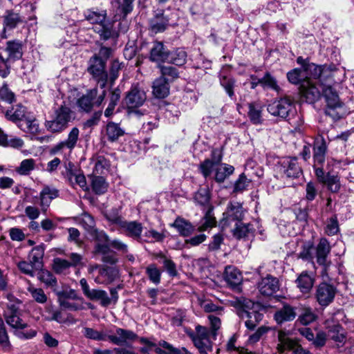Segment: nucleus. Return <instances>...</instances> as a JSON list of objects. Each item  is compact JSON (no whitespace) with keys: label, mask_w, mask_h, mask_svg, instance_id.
I'll return each instance as SVG.
<instances>
[{"label":"nucleus","mask_w":354,"mask_h":354,"mask_svg":"<svg viewBox=\"0 0 354 354\" xmlns=\"http://www.w3.org/2000/svg\"><path fill=\"white\" fill-rule=\"evenodd\" d=\"M84 17L86 21L93 24V31L99 35L100 41H115L118 34L113 24L106 19L107 12L104 9L91 8L84 11Z\"/></svg>","instance_id":"1"},{"label":"nucleus","mask_w":354,"mask_h":354,"mask_svg":"<svg viewBox=\"0 0 354 354\" xmlns=\"http://www.w3.org/2000/svg\"><path fill=\"white\" fill-rule=\"evenodd\" d=\"M5 117L15 123L24 132L35 134L39 131L37 121L27 112L26 107L21 104L12 106L10 109L6 110Z\"/></svg>","instance_id":"2"},{"label":"nucleus","mask_w":354,"mask_h":354,"mask_svg":"<svg viewBox=\"0 0 354 354\" xmlns=\"http://www.w3.org/2000/svg\"><path fill=\"white\" fill-rule=\"evenodd\" d=\"M194 201L196 205L207 207L205 216L201 221L198 227V231L203 232L211 228L216 224L215 218L212 214V207L210 205L211 194L207 187H200L194 195Z\"/></svg>","instance_id":"3"},{"label":"nucleus","mask_w":354,"mask_h":354,"mask_svg":"<svg viewBox=\"0 0 354 354\" xmlns=\"http://www.w3.org/2000/svg\"><path fill=\"white\" fill-rule=\"evenodd\" d=\"M72 120V110L66 104H62L55 109L51 119L46 120L44 126L50 133H60L68 128L69 122Z\"/></svg>","instance_id":"4"},{"label":"nucleus","mask_w":354,"mask_h":354,"mask_svg":"<svg viewBox=\"0 0 354 354\" xmlns=\"http://www.w3.org/2000/svg\"><path fill=\"white\" fill-rule=\"evenodd\" d=\"M146 100L147 95L145 91L138 86H132L124 98L128 115L140 118L146 115L147 113L146 109H139L144 104Z\"/></svg>","instance_id":"5"},{"label":"nucleus","mask_w":354,"mask_h":354,"mask_svg":"<svg viewBox=\"0 0 354 354\" xmlns=\"http://www.w3.org/2000/svg\"><path fill=\"white\" fill-rule=\"evenodd\" d=\"M187 334L200 354H208V352L212 351V342L210 340L211 333L207 327L196 325L195 330L189 332Z\"/></svg>","instance_id":"6"},{"label":"nucleus","mask_w":354,"mask_h":354,"mask_svg":"<svg viewBox=\"0 0 354 354\" xmlns=\"http://www.w3.org/2000/svg\"><path fill=\"white\" fill-rule=\"evenodd\" d=\"M21 315L4 316L6 323L14 329V334L21 339H32L37 335V331L28 327Z\"/></svg>","instance_id":"7"},{"label":"nucleus","mask_w":354,"mask_h":354,"mask_svg":"<svg viewBox=\"0 0 354 354\" xmlns=\"http://www.w3.org/2000/svg\"><path fill=\"white\" fill-rule=\"evenodd\" d=\"M97 88L88 90L86 93L77 101L79 109L86 113L91 111L94 106H100L106 97V91H103L100 95H97Z\"/></svg>","instance_id":"8"},{"label":"nucleus","mask_w":354,"mask_h":354,"mask_svg":"<svg viewBox=\"0 0 354 354\" xmlns=\"http://www.w3.org/2000/svg\"><path fill=\"white\" fill-rule=\"evenodd\" d=\"M244 216L245 210L241 203L236 201L230 202L220 221V225L222 228H225L232 223L236 224L242 221Z\"/></svg>","instance_id":"9"},{"label":"nucleus","mask_w":354,"mask_h":354,"mask_svg":"<svg viewBox=\"0 0 354 354\" xmlns=\"http://www.w3.org/2000/svg\"><path fill=\"white\" fill-rule=\"evenodd\" d=\"M293 102L288 97H281L269 104L268 111L273 116L286 120L295 112Z\"/></svg>","instance_id":"10"},{"label":"nucleus","mask_w":354,"mask_h":354,"mask_svg":"<svg viewBox=\"0 0 354 354\" xmlns=\"http://www.w3.org/2000/svg\"><path fill=\"white\" fill-rule=\"evenodd\" d=\"M279 172L283 177L299 178L303 174L301 166L296 157H286L279 162Z\"/></svg>","instance_id":"11"},{"label":"nucleus","mask_w":354,"mask_h":354,"mask_svg":"<svg viewBox=\"0 0 354 354\" xmlns=\"http://www.w3.org/2000/svg\"><path fill=\"white\" fill-rule=\"evenodd\" d=\"M278 341L277 349L279 354L283 353L286 350H293L295 354H312L301 346L297 345L296 341L289 337V333L285 330H279Z\"/></svg>","instance_id":"12"},{"label":"nucleus","mask_w":354,"mask_h":354,"mask_svg":"<svg viewBox=\"0 0 354 354\" xmlns=\"http://www.w3.org/2000/svg\"><path fill=\"white\" fill-rule=\"evenodd\" d=\"M140 342L144 344V346L140 348V351L143 354H147L153 348L157 354H171L174 351H180V348L174 347L165 340H161L156 344L146 337H140Z\"/></svg>","instance_id":"13"},{"label":"nucleus","mask_w":354,"mask_h":354,"mask_svg":"<svg viewBox=\"0 0 354 354\" xmlns=\"http://www.w3.org/2000/svg\"><path fill=\"white\" fill-rule=\"evenodd\" d=\"M106 62L101 60L97 55H93L88 61V72L99 82L102 81L101 87L106 85L107 80V73L106 71Z\"/></svg>","instance_id":"14"},{"label":"nucleus","mask_w":354,"mask_h":354,"mask_svg":"<svg viewBox=\"0 0 354 354\" xmlns=\"http://www.w3.org/2000/svg\"><path fill=\"white\" fill-rule=\"evenodd\" d=\"M107 335L108 340L117 346H128L138 338L137 334L133 331L122 328H116L114 334Z\"/></svg>","instance_id":"15"},{"label":"nucleus","mask_w":354,"mask_h":354,"mask_svg":"<svg viewBox=\"0 0 354 354\" xmlns=\"http://www.w3.org/2000/svg\"><path fill=\"white\" fill-rule=\"evenodd\" d=\"M336 294V288L327 283H320L316 290L315 297L322 307H326L331 304Z\"/></svg>","instance_id":"16"},{"label":"nucleus","mask_w":354,"mask_h":354,"mask_svg":"<svg viewBox=\"0 0 354 354\" xmlns=\"http://www.w3.org/2000/svg\"><path fill=\"white\" fill-rule=\"evenodd\" d=\"M279 279L270 274L261 278L257 284V288L261 295L266 297L273 295L279 290Z\"/></svg>","instance_id":"17"},{"label":"nucleus","mask_w":354,"mask_h":354,"mask_svg":"<svg viewBox=\"0 0 354 354\" xmlns=\"http://www.w3.org/2000/svg\"><path fill=\"white\" fill-rule=\"evenodd\" d=\"M223 155L221 152L216 149L212 151V159H205L200 163L198 169L205 178H207L213 172L214 166L223 164Z\"/></svg>","instance_id":"18"},{"label":"nucleus","mask_w":354,"mask_h":354,"mask_svg":"<svg viewBox=\"0 0 354 354\" xmlns=\"http://www.w3.org/2000/svg\"><path fill=\"white\" fill-rule=\"evenodd\" d=\"M330 252V246L326 238H322L316 247L317 262L323 266L322 276L326 274L327 268L330 263L327 261L328 255Z\"/></svg>","instance_id":"19"},{"label":"nucleus","mask_w":354,"mask_h":354,"mask_svg":"<svg viewBox=\"0 0 354 354\" xmlns=\"http://www.w3.org/2000/svg\"><path fill=\"white\" fill-rule=\"evenodd\" d=\"M3 32L12 30L25 21V17L14 10H6L2 16Z\"/></svg>","instance_id":"20"},{"label":"nucleus","mask_w":354,"mask_h":354,"mask_svg":"<svg viewBox=\"0 0 354 354\" xmlns=\"http://www.w3.org/2000/svg\"><path fill=\"white\" fill-rule=\"evenodd\" d=\"M80 130L77 127H73L68 134L67 138L55 145L51 149L53 153H57L60 151L66 149L72 151L76 147L79 140Z\"/></svg>","instance_id":"21"},{"label":"nucleus","mask_w":354,"mask_h":354,"mask_svg":"<svg viewBox=\"0 0 354 354\" xmlns=\"http://www.w3.org/2000/svg\"><path fill=\"white\" fill-rule=\"evenodd\" d=\"M169 21V18L164 14V10H156L149 21L150 30L154 33L163 32L167 28Z\"/></svg>","instance_id":"22"},{"label":"nucleus","mask_w":354,"mask_h":354,"mask_svg":"<svg viewBox=\"0 0 354 354\" xmlns=\"http://www.w3.org/2000/svg\"><path fill=\"white\" fill-rule=\"evenodd\" d=\"M297 316V308L290 304H285L274 314V319L278 324H282L287 322H291Z\"/></svg>","instance_id":"23"},{"label":"nucleus","mask_w":354,"mask_h":354,"mask_svg":"<svg viewBox=\"0 0 354 354\" xmlns=\"http://www.w3.org/2000/svg\"><path fill=\"white\" fill-rule=\"evenodd\" d=\"M168 53L169 50L165 48L162 42L155 41L150 49L149 58L153 62L164 63L168 59Z\"/></svg>","instance_id":"24"},{"label":"nucleus","mask_w":354,"mask_h":354,"mask_svg":"<svg viewBox=\"0 0 354 354\" xmlns=\"http://www.w3.org/2000/svg\"><path fill=\"white\" fill-rule=\"evenodd\" d=\"M232 230L233 236L237 239L249 240L254 237L255 228L252 223H243L242 221L234 224Z\"/></svg>","instance_id":"25"},{"label":"nucleus","mask_w":354,"mask_h":354,"mask_svg":"<svg viewBox=\"0 0 354 354\" xmlns=\"http://www.w3.org/2000/svg\"><path fill=\"white\" fill-rule=\"evenodd\" d=\"M339 72V68L333 64H324L322 70V74L319 82L324 86L330 85L332 83H337L341 81L339 79H335V75Z\"/></svg>","instance_id":"26"},{"label":"nucleus","mask_w":354,"mask_h":354,"mask_svg":"<svg viewBox=\"0 0 354 354\" xmlns=\"http://www.w3.org/2000/svg\"><path fill=\"white\" fill-rule=\"evenodd\" d=\"M135 0H115V20L125 19L133 10Z\"/></svg>","instance_id":"27"},{"label":"nucleus","mask_w":354,"mask_h":354,"mask_svg":"<svg viewBox=\"0 0 354 354\" xmlns=\"http://www.w3.org/2000/svg\"><path fill=\"white\" fill-rule=\"evenodd\" d=\"M326 141L323 137L317 138L314 142L313 159L317 165H324L327 151Z\"/></svg>","instance_id":"28"},{"label":"nucleus","mask_w":354,"mask_h":354,"mask_svg":"<svg viewBox=\"0 0 354 354\" xmlns=\"http://www.w3.org/2000/svg\"><path fill=\"white\" fill-rule=\"evenodd\" d=\"M23 47L24 44L21 41L11 40L7 41L5 48L8 54L7 58L12 62L21 59L23 56Z\"/></svg>","instance_id":"29"},{"label":"nucleus","mask_w":354,"mask_h":354,"mask_svg":"<svg viewBox=\"0 0 354 354\" xmlns=\"http://www.w3.org/2000/svg\"><path fill=\"white\" fill-rule=\"evenodd\" d=\"M59 196V190L55 187L45 186L39 193L40 206L45 212L48 208L52 200Z\"/></svg>","instance_id":"30"},{"label":"nucleus","mask_w":354,"mask_h":354,"mask_svg":"<svg viewBox=\"0 0 354 354\" xmlns=\"http://www.w3.org/2000/svg\"><path fill=\"white\" fill-rule=\"evenodd\" d=\"M300 92L310 103L318 100L320 97L319 90L315 86L314 83L309 80L302 83Z\"/></svg>","instance_id":"31"},{"label":"nucleus","mask_w":354,"mask_h":354,"mask_svg":"<svg viewBox=\"0 0 354 354\" xmlns=\"http://www.w3.org/2000/svg\"><path fill=\"white\" fill-rule=\"evenodd\" d=\"M225 281L232 288H238L242 282V274L240 271L234 266H227L224 274Z\"/></svg>","instance_id":"32"},{"label":"nucleus","mask_w":354,"mask_h":354,"mask_svg":"<svg viewBox=\"0 0 354 354\" xmlns=\"http://www.w3.org/2000/svg\"><path fill=\"white\" fill-rule=\"evenodd\" d=\"M122 228L126 235L136 241L141 239V234L142 232V225L138 221H127L122 223L120 226Z\"/></svg>","instance_id":"33"},{"label":"nucleus","mask_w":354,"mask_h":354,"mask_svg":"<svg viewBox=\"0 0 354 354\" xmlns=\"http://www.w3.org/2000/svg\"><path fill=\"white\" fill-rule=\"evenodd\" d=\"M169 93V84L168 80L164 77H159L153 83V94L156 98L162 99Z\"/></svg>","instance_id":"34"},{"label":"nucleus","mask_w":354,"mask_h":354,"mask_svg":"<svg viewBox=\"0 0 354 354\" xmlns=\"http://www.w3.org/2000/svg\"><path fill=\"white\" fill-rule=\"evenodd\" d=\"M213 171H214V180L216 183H221L234 173V167L232 165L223 163L214 166Z\"/></svg>","instance_id":"35"},{"label":"nucleus","mask_w":354,"mask_h":354,"mask_svg":"<svg viewBox=\"0 0 354 354\" xmlns=\"http://www.w3.org/2000/svg\"><path fill=\"white\" fill-rule=\"evenodd\" d=\"M322 93L325 98L326 106H330V107H342L343 104L339 100L337 91L331 85H327L323 87Z\"/></svg>","instance_id":"36"},{"label":"nucleus","mask_w":354,"mask_h":354,"mask_svg":"<svg viewBox=\"0 0 354 354\" xmlns=\"http://www.w3.org/2000/svg\"><path fill=\"white\" fill-rule=\"evenodd\" d=\"M44 250L43 245H37L31 250L28 254V260L35 266L36 270H41L43 267Z\"/></svg>","instance_id":"37"},{"label":"nucleus","mask_w":354,"mask_h":354,"mask_svg":"<svg viewBox=\"0 0 354 354\" xmlns=\"http://www.w3.org/2000/svg\"><path fill=\"white\" fill-rule=\"evenodd\" d=\"M169 57L166 62L174 64L178 66H181L186 63L187 61V52L184 48H178L172 51L169 50Z\"/></svg>","instance_id":"38"},{"label":"nucleus","mask_w":354,"mask_h":354,"mask_svg":"<svg viewBox=\"0 0 354 354\" xmlns=\"http://www.w3.org/2000/svg\"><path fill=\"white\" fill-rule=\"evenodd\" d=\"M124 134V131L122 129L119 124L113 122H109L106 127V136L107 140L110 142H115L119 139L120 137Z\"/></svg>","instance_id":"39"},{"label":"nucleus","mask_w":354,"mask_h":354,"mask_svg":"<svg viewBox=\"0 0 354 354\" xmlns=\"http://www.w3.org/2000/svg\"><path fill=\"white\" fill-rule=\"evenodd\" d=\"M219 81L221 86L225 89L227 95L232 99L235 98L234 88L235 86L236 80L230 75L221 73L219 75Z\"/></svg>","instance_id":"40"},{"label":"nucleus","mask_w":354,"mask_h":354,"mask_svg":"<svg viewBox=\"0 0 354 354\" xmlns=\"http://www.w3.org/2000/svg\"><path fill=\"white\" fill-rule=\"evenodd\" d=\"M263 107L260 104L252 102L248 104V117L254 124H260L263 122L262 119Z\"/></svg>","instance_id":"41"},{"label":"nucleus","mask_w":354,"mask_h":354,"mask_svg":"<svg viewBox=\"0 0 354 354\" xmlns=\"http://www.w3.org/2000/svg\"><path fill=\"white\" fill-rule=\"evenodd\" d=\"M296 283L301 292L307 293L312 289L314 279L306 272H303L297 279Z\"/></svg>","instance_id":"42"},{"label":"nucleus","mask_w":354,"mask_h":354,"mask_svg":"<svg viewBox=\"0 0 354 354\" xmlns=\"http://www.w3.org/2000/svg\"><path fill=\"white\" fill-rule=\"evenodd\" d=\"M86 297L91 300L100 301L101 306L104 307H107L111 303V299L103 290L92 289Z\"/></svg>","instance_id":"43"},{"label":"nucleus","mask_w":354,"mask_h":354,"mask_svg":"<svg viewBox=\"0 0 354 354\" xmlns=\"http://www.w3.org/2000/svg\"><path fill=\"white\" fill-rule=\"evenodd\" d=\"M162 270L156 263H150L145 268L148 279L153 284L158 285L161 281Z\"/></svg>","instance_id":"44"},{"label":"nucleus","mask_w":354,"mask_h":354,"mask_svg":"<svg viewBox=\"0 0 354 354\" xmlns=\"http://www.w3.org/2000/svg\"><path fill=\"white\" fill-rule=\"evenodd\" d=\"M172 226L183 236H189L194 230V226L189 222L180 218H177Z\"/></svg>","instance_id":"45"},{"label":"nucleus","mask_w":354,"mask_h":354,"mask_svg":"<svg viewBox=\"0 0 354 354\" xmlns=\"http://www.w3.org/2000/svg\"><path fill=\"white\" fill-rule=\"evenodd\" d=\"M286 76L290 83L295 85L299 84V88L301 87V84L304 82L308 81L306 78L304 71L299 68L290 70L287 73Z\"/></svg>","instance_id":"46"},{"label":"nucleus","mask_w":354,"mask_h":354,"mask_svg":"<svg viewBox=\"0 0 354 354\" xmlns=\"http://www.w3.org/2000/svg\"><path fill=\"white\" fill-rule=\"evenodd\" d=\"M75 221L81 225L88 233L95 227V221L94 218L88 212H83L80 216L75 218Z\"/></svg>","instance_id":"47"},{"label":"nucleus","mask_w":354,"mask_h":354,"mask_svg":"<svg viewBox=\"0 0 354 354\" xmlns=\"http://www.w3.org/2000/svg\"><path fill=\"white\" fill-rule=\"evenodd\" d=\"M262 80V86L261 87L263 89H270L274 91L277 93H279L281 91V88L278 84L277 80L276 78L271 75L270 73L266 72L263 77H261Z\"/></svg>","instance_id":"48"},{"label":"nucleus","mask_w":354,"mask_h":354,"mask_svg":"<svg viewBox=\"0 0 354 354\" xmlns=\"http://www.w3.org/2000/svg\"><path fill=\"white\" fill-rule=\"evenodd\" d=\"M342 327L339 324H334L328 329V337L339 344H343L346 340Z\"/></svg>","instance_id":"49"},{"label":"nucleus","mask_w":354,"mask_h":354,"mask_svg":"<svg viewBox=\"0 0 354 354\" xmlns=\"http://www.w3.org/2000/svg\"><path fill=\"white\" fill-rule=\"evenodd\" d=\"M35 168V160L32 158L25 159L22 160L19 167L15 169V171L21 176H28Z\"/></svg>","instance_id":"50"},{"label":"nucleus","mask_w":354,"mask_h":354,"mask_svg":"<svg viewBox=\"0 0 354 354\" xmlns=\"http://www.w3.org/2000/svg\"><path fill=\"white\" fill-rule=\"evenodd\" d=\"M158 68L160 71L161 76L167 79L168 81H173L179 77V72L176 67L170 65L159 64Z\"/></svg>","instance_id":"51"},{"label":"nucleus","mask_w":354,"mask_h":354,"mask_svg":"<svg viewBox=\"0 0 354 354\" xmlns=\"http://www.w3.org/2000/svg\"><path fill=\"white\" fill-rule=\"evenodd\" d=\"M91 185L93 191L98 195L105 193L108 189V183L102 176H94Z\"/></svg>","instance_id":"52"},{"label":"nucleus","mask_w":354,"mask_h":354,"mask_svg":"<svg viewBox=\"0 0 354 354\" xmlns=\"http://www.w3.org/2000/svg\"><path fill=\"white\" fill-rule=\"evenodd\" d=\"M322 66H318L313 63H308L306 66V71H304L306 80H310V79H319L322 74Z\"/></svg>","instance_id":"53"},{"label":"nucleus","mask_w":354,"mask_h":354,"mask_svg":"<svg viewBox=\"0 0 354 354\" xmlns=\"http://www.w3.org/2000/svg\"><path fill=\"white\" fill-rule=\"evenodd\" d=\"M110 247V241L96 243V244L94 246V252L95 254L103 255L104 261L113 263H114V261H113L112 259H109V257H106V255L108 254L111 251Z\"/></svg>","instance_id":"54"},{"label":"nucleus","mask_w":354,"mask_h":354,"mask_svg":"<svg viewBox=\"0 0 354 354\" xmlns=\"http://www.w3.org/2000/svg\"><path fill=\"white\" fill-rule=\"evenodd\" d=\"M314 245L311 241H308L302 245L301 250L299 253V258L303 260L312 261L313 259Z\"/></svg>","instance_id":"55"},{"label":"nucleus","mask_w":354,"mask_h":354,"mask_svg":"<svg viewBox=\"0 0 354 354\" xmlns=\"http://www.w3.org/2000/svg\"><path fill=\"white\" fill-rule=\"evenodd\" d=\"M84 335L90 339L95 341L107 340V335L102 331H97L92 328L86 327L84 328Z\"/></svg>","instance_id":"56"},{"label":"nucleus","mask_w":354,"mask_h":354,"mask_svg":"<svg viewBox=\"0 0 354 354\" xmlns=\"http://www.w3.org/2000/svg\"><path fill=\"white\" fill-rule=\"evenodd\" d=\"M323 183L327 186L328 190L333 193L338 192L341 187L339 178L337 176L331 175L329 172H328V178Z\"/></svg>","instance_id":"57"},{"label":"nucleus","mask_w":354,"mask_h":354,"mask_svg":"<svg viewBox=\"0 0 354 354\" xmlns=\"http://www.w3.org/2000/svg\"><path fill=\"white\" fill-rule=\"evenodd\" d=\"M50 316L46 319L48 321H55L59 324H66L68 322H72L71 318L72 316L70 315H65L63 312L60 310H55L50 311Z\"/></svg>","instance_id":"58"},{"label":"nucleus","mask_w":354,"mask_h":354,"mask_svg":"<svg viewBox=\"0 0 354 354\" xmlns=\"http://www.w3.org/2000/svg\"><path fill=\"white\" fill-rule=\"evenodd\" d=\"M39 270L37 277L41 282L48 286H55L57 284V279L53 273L46 270Z\"/></svg>","instance_id":"59"},{"label":"nucleus","mask_w":354,"mask_h":354,"mask_svg":"<svg viewBox=\"0 0 354 354\" xmlns=\"http://www.w3.org/2000/svg\"><path fill=\"white\" fill-rule=\"evenodd\" d=\"M269 330L266 326H261L259 327L253 333L249 335L247 343L249 345H253L258 342L261 337L265 335Z\"/></svg>","instance_id":"60"},{"label":"nucleus","mask_w":354,"mask_h":354,"mask_svg":"<svg viewBox=\"0 0 354 354\" xmlns=\"http://www.w3.org/2000/svg\"><path fill=\"white\" fill-rule=\"evenodd\" d=\"M238 316L242 319L252 318L257 324L262 320L263 315L255 310L251 311L241 309L238 311Z\"/></svg>","instance_id":"61"},{"label":"nucleus","mask_w":354,"mask_h":354,"mask_svg":"<svg viewBox=\"0 0 354 354\" xmlns=\"http://www.w3.org/2000/svg\"><path fill=\"white\" fill-rule=\"evenodd\" d=\"M21 301H12L11 303H8L3 315H21Z\"/></svg>","instance_id":"62"},{"label":"nucleus","mask_w":354,"mask_h":354,"mask_svg":"<svg viewBox=\"0 0 354 354\" xmlns=\"http://www.w3.org/2000/svg\"><path fill=\"white\" fill-rule=\"evenodd\" d=\"M21 301H12L11 303H8L3 315H21Z\"/></svg>","instance_id":"63"},{"label":"nucleus","mask_w":354,"mask_h":354,"mask_svg":"<svg viewBox=\"0 0 354 354\" xmlns=\"http://www.w3.org/2000/svg\"><path fill=\"white\" fill-rule=\"evenodd\" d=\"M105 217L109 222L113 224H116L120 227L124 222V220H123L121 216L120 215L119 210L117 208H113L110 211L106 212L105 214Z\"/></svg>","instance_id":"64"}]
</instances>
